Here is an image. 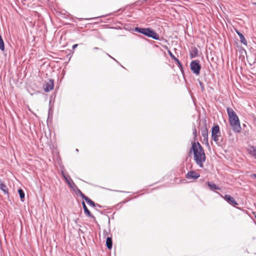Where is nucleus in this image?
Instances as JSON below:
<instances>
[{
    "label": "nucleus",
    "mask_w": 256,
    "mask_h": 256,
    "mask_svg": "<svg viewBox=\"0 0 256 256\" xmlns=\"http://www.w3.org/2000/svg\"><path fill=\"white\" fill-rule=\"evenodd\" d=\"M104 206H101V205H100V204H96V206H95V207H98V208H103Z\"/></svg>",
    "instance_id": "28"
},
{
    "label": "nucleus",
    "mask_w": 256,
    "mask_h": 256,
    "mask_svg": "<svg viewBox=\"0 0 256 256\" xmlns=\"http://www.w3.org/2000/svg\"><path fill=\"white\" fill-rule=\"evenodd\" d=\"M107 55L110 57V58H112L113 60H114L115 61H116L118 63L120 64V63L115 59L114 58H112V56H110V55H109L108 54H107Z\"/></svg>",
    "instance_id": "31"
},
{
    "label": "nucleus",
    "mask_w": 256,
    "mask_h": 256,
    "mask_svg": "<svg viewBox=\"0 0 256 256\" xmlns=\"http://www.w3.org/2000/svg\"><path fill=\"white\" fill-rule=\"evenodd\" d=\"M80 196L84 199L88 204V205H89L90 206L92 207H95L96 206V204L93 202L91 199H90L89 198L85 196L84 194H82Z\"/></svg>",
    "instance_id": "13"
},
{
    "label": "nucleus",
    "mask_w": 256,
    "mask_h": 256,
    "mask_svg": "<svg viewBox=\"0 0 256 256\" xmlns=\"http://www.w3.org/2000/svg\"><path fill=\"white\" fill-rule=\"evenodd\" d=\"M192 134L194 136V142H196H196H198V139H197V137H198V134H197V130H196V126H195V124H193V126H192Z\"/></svg>",
    "instance_id": "21"
},
{
    "label": "nucleus",
    "mask_w": 256,
    "mask_h": 256,
    "mask_svg": "<svg viewBox=\"0 0 256 256\" xmlns=\"http://www.w3.org/2000/svg\"><path fill=\"white\" fill-rule=\"evenodd\" d=\"M134 31L142 34L148 38H152L155 40H160L159 34L150 28H145L136 26L134 28Z\"/></svg>",
    "instance_id": "3"
},
{
    "label": "nucleus",
    "mask_w": 256,
    "mask_h": 256,
    "mask_svg": "<svg viewBox=\"0 0 256 256\" xmlns=\"http://www.w3.org/2000/svg\"><path fill=\"white\" fill-rule=\"evenodd\" d=\"M128 202V200H124V201H122V202H120V203H119V204H118V205H119V204H124V203H126V202Z\"/></svg>",
    "instance_id": "35"
},
{
    "label": "nucleus",
    "mask_w": 256,
    "mask_h": 256,
    "mask_svg": "<svg viewBox=\"0 0 256 256\" xmlns=\"http://www.w3.org/2000/svg\"><path fill=\"white\" fill-rule=\"evenodd\" d=\"M235 31L240 37V42L244 45L247 46L248 42L246 39L245 38L244 34L237 29H235Z\"/></svg>",
    "instance_id": "15"
},
{
    "label": "nucleus",
    "mask_w": 256,
    "mask_h": 256,
    "mask_svg": "<svg viewBox=\"0 0 256 256\" xmlns=\"http://www.w3.org/2000/svg\"><path fill=\"white\" fill-rule=\"evenodd\" d=\"M168 54L170 55V57L175 61V62H176L181 72L184 74V68L182 66V62H180V60L176 58L172 52L170 50H168Z\"/></svg>",
    "instance_id": "7"
},
{
    "label": "nucleus",
    "mask_w": 256,
    "mask_h": 256,
    "mask_svg": "<svg viewBox=\"0 0 256 256\" xmlns=\"http://www.w3.org/2000/svg\"><path fill=\"white\" fill-rule=\"evenodd\" d=\"M100 17H104V16H98V17H95V18H86V20H92V19H96V18H98Z\"/></svg>",
    "instance_id": "29"
},
{
    "label": "nucleus",
    "mask_w": 256,
    "mask_h": 256,
    "mask_svg": "<svg viewBox=\"0 0 256 256\" xmlns=\"http://www.w3.org/2000/svg\"><path fill=\"white\" fill-rule=\"evenodd\" d=\"M106 246L108 249L111 250L112 247V236H108L106 238Z\"/></svg>",
    "instance_id": "18"
},
{
    "label": "nucleus",
    "mask_w": 256,
    "mask_h": 256,
    "mask_svg": "<svg viewBox=\"0 0 256 256\" xmlns=\"http://www.w3.org/2000/svg\"><path fill=\"white\" fill-rule=\"evenodd\" d=\"M248 154L254 158L256 159V146H251L248 150Z\"/></svg>",
    "instance_id": "14"
},
{
    "label": "nucleus",
    "mask_w": 256,
    "mask_h": 256,
    "mask_svg": "<svg viewBox=\"0 0 256 256\" xmlns=\"http://www.w3.org/2000/svg\"><path fill=\"white\" fill-rule=\"evenodd\" d=\"M226 112L229 118L230 124L233 131L236 133L240 132L242 128L238 115L233 109L230 107L226 108Z\"/></svg>",
    "instance_id": "2"
},
{
    "label": "nucleus",
    "mask_w": 256,
    "mask_h": 256,
    "mask_svg": "<svg viewBox=\"0 0 256 256\" xmlns=\"http://www.w3.org/2000/svg\"><path fill=\"white\" fill-rule=\"evenodd\" d=\"M0 190L4 194L8 196V190L6 184L0 179Z\"/></svg>",
    "instance_id": "17"
},
{
    "label": "nucleus",
    "mask_w": 256,
    "mask_h": 256,
    "mask_svg": "<svg viewBox=\"0 0 256 256\" xmlns=\"http://www.w3.org/2000/svg\"><path fill=\"white\" fill-rule=\"evenodd\" d=\"M82 206L86 216L88 218H92L94 222H96V217L91 214L84 201L82 202Z\"/></svg>",
    "instance_id": "8"
},
{
    "label": "nucleus",
    "mask_w": 256,
    "mask_h": 256,
    "mask_svg": "<svg viewBox=\"0 0 256 256\" xmlns=\"http://www.w3.org/2000/svg\"><path fill=\"white\" fill-rule=\"evenodd\" d=\"M52 113H53L52 110L50 107L49 109H48V118H52Z\"/></svg>",
    "instance_id": "23"
},
{
    "label": "nucleus",
    "mask_w": 256,
    "mask_h": 256,
    "mask_svg": "<svg viewBox=\"0 0 256 256\" xmlns=\"http://www.w3.org/2000/svg\"><path fill=\"white\" fill-rule=\"evenodd\" d=\"M198 84H200V88H201L202 92H204V84L199 79H198Z\"/></svg>",
    "instance_id": "22"
},
{
    "label": "nucleus",
    "mask_w": 256,
    "mask_h": 256,
    "mask_svg": "<svg viewBox=\"0 0 256 256\" xmlns=\"http://www.w3.org/2000/svg\"><path fill=\"white\" fill-rule=\"evenodd\" d=\"M108 225L109 226L108 232H110V218H108Z\"/></svg>",
    "instance_id": "33"
},
{
    "label": "nucleus",
    "mask_w": 256,
    "mask_h": 256,
    "mask_svg": "<svg viewBox=\"0 0 256 256\" xmlns=\"http://www.w3.org/2000/svg\"><path fill=\"white\" fill-rule=\"evenodd\" d=\"M193 152L194 159L196 163L201 168H204V162H205L206 156L203 148L198 142H192L190 153Z\"/></svg>",
    "instance_id": "1"
},
{
    "label": "nucleus",
    "mask_w": 256,
    "mask_h": 256,
    "mask_svg": "<svg viewBox=\"0 0 256 256\" xmlns=\"http://www.w3.org/2000/svg\"><path fill=\"white\" fill-rule=\"evenodd\" d=\"M208 186L210 190H219L220 188L211 182H208Z\"/></svg>",
    "instance_id": "19"
},
{
    "label": "nucleus",
    "mask_w": 256,
    "mask_h": 256,
    "mask_svg": "<svg viewBox=\"0 0 256 256\" xmlns=\"http://www.w3.org/2000/svg\"><path fill=\"white\" fill-rule=\"evenodd\" d=\"M121 10H122V8H120V9L118 10H116V12H112V13H110V14H107L106 16H112V15H113L114 14H116V12L120 11Z\"/></svg>",
    "instance_id": "26"
},
{
    "label": "nucleus",
    "mask_w": 256,
    "mask_h": 256,
    "mask_svg": "<svg viewBox=\"0 0 256 256\" xmlns=\"http://www.w3.org/2000/svg\"><path fill=\"white\" fill-rule=\"evenodd\" d=\"M108 232L106 230H104V232H103V235H104V237H106V236L108 234Z\"/></svg>",
    "instance_id": "25"
},
{
    "label": "nucleus",
    "mask_w": 256,
    "mask_h": 256,
    "mask_svg": "<svg viewBox=\"0 0 256 256\" xmlns=\"http://www.w3.org/2000/svg\"><path fill=\"white\" fill-rule=\"evenodd\" d=\"M147 0H140L136 2L139 3L140 4H144V2H146Z\"/></svg>",
    "instance_id": "27"
},
{
    "label": "nucleus",
    "mask_w": 256,
    "mask_h": 256,
    "mask_svg": "<svg viewBox=\"0 0 256 256\" xmlns=\"http://www.w3.org/2000/svg\"><path fill=\"white\" fill-rule=\"evenodd\" d=\"M202 135L204 138V140H208V129L206 126V120H204V124L200 128Z\"/></svg>",
    "instance_id": "11"
},
{
    "label": "nucleus",
    "mask_w": 256,
    "mask_h": 256,
    "mask_svg": "<svg viewBox=\"0 0 256 256\" xmlns=\"http://www.w3.org/2000/svg\"><path fill=\"white\" fill-rule=\"evenodd\" d=\"M200 176L198 173L196 172L194 170H190L188 172L186 175V178L188 180H196Z\"/></svg>",
    "instance_id": "9"
},
{
    "label": "nucleus",
    "mask_w": 256,
    "mask_h": 256,
    "mask_svg": "<svg viewBox=\"0 0 256 256\" xmlns=\"http://www.w3.org/2000/svg\"><path fill=\"white\" fill-rule=\"evenodd\" d=\"M96 210H98V212H99L100 214H102V211L99 210H98V209H96Z\"/></svg>",
    "instance_id": "36"
},
{
    "label": "nucleus",
    "mask_w": 256,
    "mask_h": 256,
    "mask_svg": "<svg viewBox=\"0 0 256 256\" xmlns=\"http://www.w3.org/2000/svg\"><path fill=\"white\" fill-rule=\"evenodd\" d=\"M202 68L199 60H193L190 63V69L196 76H199Z\"/></svg>",
    "instance_id": "5"
},
{
    "label": "nucleus",
    "mask_w": 256,
    "mask_h": 256,
    "mask_svg": "<svg viewBox=\"0 0 256 256\" xmlns=\"http://www.w3.org/2000/svg\"><path fill=\"white\" fill-rule=\"evenodd\" d=\"M252 178H256V174H254L251 175Z\"/></svg>",
    "instance_id": "34"
},
{
    "label": "nucleus",
    "mask_w": 256,
    "mask_h": 256,
    "mask_svg": "<svg viewBox=\"0 0 256 256\" xmlns=\"http://www.w3.org/2000/svg\"><path fill=\"white\" fill-rule=\"evenodd\" d=\"M224 200L228 202L229 204L232 206H236L238 204V202L234 200V198L229 194H226L224 196H221Z\"/></svg>",
    "instance_id": "10"
},
{
    "label": "nucleus",
    "mask_w": 256,
    "mask_h": 256,
    "mask_svg": "<svg viewBox=\"0 0 256 256\" xmlns=\"http://www.w3.org/2000/svg\"><path fill=\"white\" fill-rule=\"evenodd\" d=\"M61 173H62V176H63L64 178V180H66H66H68L70 179V178H70V176H66L65 174H64V172L62 171V172H61Z\"/></svg>",
    "instance_id": "24"
},
{
    "label": "nucleus",
    "mask_w": 256,
    "mask_h": 256,
    "mask_svg": "<svg viewBox=\"0 0 256 256\" xmlns=\"http://www.w3.org/2000/svg\"><path fill=\"white\" fill-rule=\"evenodd\" d=\"M107 55L110 57V58H112L113 60H114L115 61H116L118 63L120 64V63L115 59L114 58H112V56H110V55H109L108 54H107Z\"/></svg>",
    "instance_id": "32"
},
{
    "label": "nucleus",
    "mask_w": 256,
    "mask_h": 256,
    "mask_svg": "<svg viewBox=\"0 0 256 256\" xmlns=\"http://www.w3.org/2000/svg\"><path fill=\"white\" fill-rule=\"evenodd\" d=\"M119 192H126L124 191H122V190H120V191H118Z\"/></svg>",
    "instance_id": "38"
},
{
    "label": "nucleus",
    "mask_w": 256,
    "mask_h": 256,
    "mask_svg": "<svg viewBox=\"0 0 256 256\" xmlns=\"http://www.w3.org/2000/svg\"><path fill=\"white\" fill-rule=\"evenodd\" d=\"M78 44H74L72 46V48L73 50L75 49L77 46Z\"/></svg>",
    "instance_id": "30"
},
{
    "label": "nucleus",
    "mask_w": 256,
    "mask_h": 256,
    "mask_svg": "<svg viewBox=\"0 0 256 256\" xmlns=\"http://www.w3.org/2000/svg\"><path fill=\"white\" fill-rule=\"evenodd\" d=\"M198 56V50L195 47L193 46L190 48V56L191 58H194Z\"/></svg>",
    "instance_id": "16"
},
{
    "label": "nucleus",
    "mask_w": 256,
    "mask_h": 256,
    "mask_svg": "<svg viewBox=\"0 0 256 256\" xmlns=\"http://www.w3.org/2000/svg\"><path fill=\"white\" fill-rule=\"evenodd\" d=\"M21 202H24L25 198V194L22 188H18V190Z\"/></svg>",
    "instance_id": "20"
},
{
    "label": "nucleus",
    "mask_w": 256,
    "mask_h": 256,
    "mask_svg": "<svg viewBox=\"0 0 256 256\" xmlns=\"http://www.w3.org/2000/svg\"><path fill=\"white\" fill-rule=\"evenodd\" d=\"M54 86V80L50 79L48 82L44 85V90L46 92H48L52 90Z\"/></svg>",
    "instance_id": "12"
},
{
    "label": "nucleus",
    "mask_w": 256,
    "mask_h": 256,
    "mask_svg": "<svg viewBox=\"0 0 256 256\" xmlns=\"http://www.w3.org/2000/svg\"><path fill=\"white\" fill-rule=\"evenodd\" d=\"M68 180H66V182L70 188L74 192V193L77 195L80 196L82 194H83L82 191L78 188L74 182L70 178H69Z\"/></svg>",
    "instance_id": "6"
},
{
    "label": "nucleus",
    "mask_w": 256,
    "mask_h": 256,
    "mask_svg": "<svg viewBox=\"0 0 256 256\" xmlns=\"http://www.w3.org/2000/svg\"><path fill=\"white\" fill-rule=\"evenodd\" d=\"M94 50H98L99 49V48L98 47H94Z\"/></svg>",
    "instance_id": "37"
},
{
    "label": "nucleus",
    "mask_w": 256,
    "mask_h": 256,
    "mask_svg": "<svg viewBox=\"0 0 256 256\" xmlns=\"http://www.w3.org/2000/svg\"><path fill=\"white\" fill-rule=\"evenodd\" d=\"M76 152H78V151H79V150H78V148H76Z\"/></svg>",
    "instance_id": "39"
},
{
    "label": "nucleus",
    "mask_w": 256,
    "mask_h": 256,
    "mask_svg": "<svg viewBox=\"0 0 256 256\" xmlns=\"http://www.w3.org/2000/svg\"><path fill=\"white\" fill-rule=\"evenodd\" d=\"M212 139L218 146H222L224 144L223 138L220 134V126L218 124L214 125L212 128Z\"/></svg>",
    "instance_id": "4"
}]
</instances>
